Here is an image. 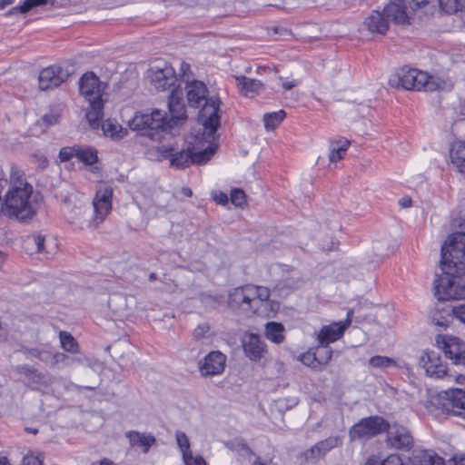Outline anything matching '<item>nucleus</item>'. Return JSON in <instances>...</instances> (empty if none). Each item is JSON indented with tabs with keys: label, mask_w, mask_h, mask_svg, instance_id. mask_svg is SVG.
<instances>
[{
	"label": "nucleus",
	"mask_w": 465,
	"mask_h": 465,
	"mask_svg": "<svg viewBox=\"0 0 465 465\" xmlns=\"http://www.w3.org/2000/svg\"><path fill=\"white\" fill-rule=\"evenodd\" d=\"M442 274L434 281V294L441 301L465 299V232L449 235L441 246Z\"/></svg>",
	"instance_id": "f257e3e1"
},
{
	"label": "nucleus",
	"mask_w": 465,
	"mask_h": 465,
	"mask_svg": "<svg viewBox=\"0 0 465 465\" xmlns=\"http://www.w3.org/2000/svg\"><path fill=\"white\" fill-rule=\"evenodd\" d=\"M186 94L188 104L193 107H203L199 112L198 121L203 126L202 139L206 142L215 141L217 128L220 124L219 99L216 97L207 98L208 89L202 81L186 79Z\"/></svg>",
	"instance_id": "f03ea898"
},
{
	"label": "nucleus",
	"mask_w": 465,
	"mask_h": 465,
	"mask_svg": "<svg viewBox=\"0 0 465 465\" xmlns=\"http://www.w3.org/2000/svg\"><path fill=\"white\" fill-rule=\"evenodd\" d=\"M194 143L199 146L203 143H208V146L201 151H196L195 146L192 145V142L187 145L179 147L178 143L171 141H163L156 147L157 153L156 160L163 161L168 160L170 166L176 169H183L190 166L192 163L203 164L205 163L214 154L216 145L214 141L206 142L202 139V133L194 136Z\"/></svg>",
	"instance_id": "7ed1b4c3"
},
{
	"label": "nucleus",
	"mask_w": 465,
	"mask_h": 465,
	"mask_svg": "<svg viewBox=\"0 0 465 465\" xmlns=\"http://www.w3.org/2000/svg\"><path fill=\"white\" fill-rule=\"evenodd\" d=\"M113 190L104 188L96 192L93 206H74L65 216L67 221L79 229L95 228L104 222L112 209Z\"/></svg>",
	"instance_id": "20e7f679"
},
{
	"label": "nucleus",
	"mask_w": 465,
	"mask_h": 465,
	"mask_svg": "<svg viewBox=\"0 0 465 465\" xmlns=\"http://www.w3.org/2000/svg\"><path fill=\"white\" fill-rule=\"evenodd\" d=\"M389 83L392 87L425 92L446 90L451 87V84L441 77L430 75L425 72L406 66L396 70L391 75Z\"/></svg>",
	"instance_id": "39448f33"
},
{
	"label": "nucleus",
	"mask_w": 465,
	"mask_h": 465,
	"mask_svg": "<svg viewBox=\"0 0 465 465\" xmlns=\"http://www.w3.org/2000/svg\"><path fill=\"white\" fill-rule=\"evenodd\" d=\"M128 125L131 130L141 132L143 135L158 141L159 143L167 140L170 136L169 131L172 130L170 122H167L166 114L158 109L151 113H136L128 122Z\"/></svg>",
	"instance_id": "423d86ee"
},
{
	"label": "nucleus",
	"mask_w": 465,
	"mask_h": 465,
	"mask_svg": "<svg viewBox=\"0 0 465 465\" xmlns=\"http://www.w3.org/2000/svg\"><path fill=\"white\" fill-rule=\"evenodd\" d=\"M15 186L5 195L2 205V212L8 217H15L20 221H27L35 214V204L32 200L33 187Z\"/></svg>",
	"instance_id": "0eeeda50"
},
{
	"label": "nucleus",
	"mask_w": 465,
	"mask_h": 465,
	"mask_svg": "<svg viewBox=\"0 0 465 465\" xmlns=\"http://www.w3.org/2000/svg\"><path fill=\"white\" fill-rule=\"evenodd\" d=\"M228 304L233 311L241 310L247 314H254L262 304L260 287L245 285L234 289L229 295Z\"/></svg>",
	"instance_id": "6e6552de"
},
{
	"label": "nucleus",
	"mask_w": 465,
	"mask_h": 465,
	"mask_svg": "<svg viewBox=\"0 0 465 465\" xmlns=\"http://www.w3.org/2000/svg\"><path fill=\"white\" fill-rule=\"evenodd\" d=\"M389 424L379 416H371L361 419L349 430V437L351 441L367 440L386 430Z\"/></svg>",
	"instance_id": "1a4fd4ad"
},
{
	"label": "nucleus",
	"mask_w": 465,
	"mask_h": 465,
	"mask_svg": "<svg viewBox=\"0 0 465 465\" xmlns=\"http://www.w3.org/2000/svg\"><path fill=\"white\" fill-rule=\"evenodd\" d=\"M352 314L351 311H349L347 313V320L345 322H333L330 325L323 326L317 335L318 342L321 346L324 347L322 350L326 354L324 364L327 363L331 359V351L327 347L330 343L338 341L344 333L345 330L351 324V316ZM322 350L318 349V352Z\"/></svg>",
	"instance_id": "9d476101"
},
{
	"label": "nucleus",
	"mask_w": 465,
	"mask_h": 465,
	"mask_svg": "<svg viewBox=\"0 0 465 465\" xmlns=\"http://www.w3.org/2000/svg\"><path fill=\"white\" fill-rule=\"evenodd\" d=\"M150 84L156 91H165L167 89H175L177 81L174 69L163 63V65H154L148 72Z\"/></svg>",
	"instance_id": "9b49d317"
},
{
	"label": "nucleus",
	"mask_w": 465,
	"mask_h": 465,
	"mask_svg": "<svg viewBox=\"0 0 465 465\" xmlns=\"http://www.w3.org/2000/svg\"><path fill=\"white\" fill-rule=\"evenodd\" d=\"M437 343L454 364L465 365V343L453 336H438Z\"/></svg>",
	"instance_id": "f8f14e48"
},
{
	"label": "nucleus",
	"mask_w": 465,
	"mask_h": 465,
	"mask_svg": "<svg viewBox=\"0 0 465 465\" xmlns=\"http://www.w3.org/2000/svg\"><path fill=\"white\" fill-rule=\"evenodd\" d=\"M70 74L71 72L68 68L56 65L46 67L39 74V87L41 90L57 87L66 81Z\"/></svg>",
	"instance_id": "ddd939ff"
},
{
	"label": "nucleus",
	"mask_w": 465,
	"mask_h": 465,
	"mask_svg": "<svg viewBox=\"0 0 465 465\" xmlns=\"http://www.w3.org/2000/svg\"><path fill=\"white\" fill-rule=\"evenodd\" d=\"M79 88L88 102L102 100L104 86L94 73H86L82 76Z\"/></svg>",
	"instance_id": "4468645a"
},
{
	"label": "nucleus",
	"mask_w": 465,
	"mask_h": 465,
	"mask_svg": "<svg viewBox=\"0 0 465 465\" xmlns=\"http://www.w3.org/2000/svg\"><path fill=\"white\" fill-rule=\"evenodd\" d=\"M387 442L391 448L396 450H410L413 445V438L410 431L397 424L388 427Z\"/></svg>",
	"instance_id": "2eb2a0df"
},
{
	"label": "nucleus",
	"mask_w": 465,
	"mask_h": 465,
	"mask_svg": "<svg viewBox=\"0 0 465 465\" xmlns=\"http://www.w3.org/2000/svg\"><path fill=\"white\" fill-rule=\"evenodd\" d=\"M420 364L430 377L440 379L447 375L446 365L443 364L439 353L434 351H426L421 356Z\"/></svg>",
	"instance_id": "dca6fc26"
},
{
	"label": "nucleus",
	"mask_w": 465,
	"mask_h": 465,
	"mask_svg": "<svg viewBox=\"0 0 465 465\" xmlns=\"http://www.w3.org/2000/svg\"><path fill=\"white\" fill-rule=\"evenodd\" d=\"M226 356L219 351H211L200 361V372L203 376L221 374L225 368Z\"/></svg>",
	"instance_id": "f3484780"
},
{
	"label": "nucleus",
	"mask_w": 465,
	"mask_h": 465,
	"mask_svg": "<svg viewBox=\"0 0 465 465\" xmlns=\"http://www.w3.org/2000/svg\"><path fill=\"white\" fill-rule=\"evenodd\" d=\"M342 439L340 436H331L317 442L302 453L305 460H318L323 458L332 449L341 446Z\"/></svg>",
	"instance_id": "a211bd4d"
},
{
	"label": "nucleus",
	"mask_w": 465,
	"mask_h": 465,
	"mask_svg": "<svg viewBox=\"0 0 465 465\" xmlns=\"http://www.w3.org/2000/svg\"><path fill=\"white\" fill-rule=\"evenodd\" d=\"M168 106L171 117L167 119V122H170L173 129L186 120L185 106L182 102V93L177 89L171 91Z\"/></svg>",
	"instance_id": "6ab92c4d"
},
{
	"label": "nucleus",
	"mask_w": 465,
	"mask_h": 465,
	"mask_svg": "<svg viewBox=\"0 0 465 465\" xmlns=\"http://www.w3.org/2000/svg\"><path fill=\"white\" fill-rule=\"evenodd\" d=\"M444 408L449 413L465 418V388L450 389L444 392Z\"/></svg>",
	"instance_id": "aec40b11"
},
{
	"label": "nucleus",
	"mask_w": 465,
	"mask_h": 465,
	"mask_svg": "<svg viewBox=\"0 0 465 465\" xmlns=\"http://www.w3.org/2000/svg\"><path fill=\"white\" fill-rule=\"evenodd\" d=\"M134 304V297H128L122 293H114L110 295L108 300V307L116 318L128 315Z\"/></svg>",
	"instance_id": "412c9836"
},
{
	"label": "nucleus",
	"mask_w": 465,
	"mask_h": 465,
	"mask_svg": "<svg viewBox=\"0 0 465 465\" xmlns=\"http://www.w3.org/2000/svg\"><path fill=\"white\" fill-rule=\"evenodd\" d=\"M383 14L388 20V23L391 21L399 25L409 24L406 4H395L394 2H389L383 9Z\"/></svg>",
	"instance_id": "4be33fe9"
},
{
	"label": "nucleus",
	"mask_w": 465,
	"mask_h": 465,
	"mask_svg": "<svg viewBox=\"0 0 465 465\" xmlns=\"http://www.w3.org/2000/svg\"><path fill=\"white\" fill-rule=\"evenodd\" d=\"M242 347L246 356L252 361L260 360L262 357L261 340L258 334L247 332L242 339Z\"/></svg>",
	"instance_id": "5701e85b"
},
{
	"label": "nucleus",
	"mask_w": 465,
	"mask_h": 465,
	"mask_svg": "<svg viewBox=\"0 0 465 465\" xmlns=\"http://www.w3.org/2000/svg\"><path fill=\"white\" fill-rule=\"evenodd\" d=\"M411 465H445L444 460L439 455L424 450H415L409 459Z\"/></svg>",
	"instance_id": "b1692460"
},
{
	"label": "nucleus",
	"mask_w": 465,
	"mask_h": 465,
	"mask_svg": "<svg viewBox=\"0 0 465 465\" xmlns=\"http://www.w3.org/2000/svg\"><path fill=\"white\" fill-rule=\"evenodd\" d=\"M125 437L129 440L132 447H141L143 453H147L150 447L156 442V439L153 435L136 430L125 432Z\"/></svg>",
	"instance_id": "393cba45"
},
{
	"label": "nucleus",
	"mask_w": 465,
	"mask_h": 465,
	"mask_svg": "<svg viewBox=\"0 0 465 465\" xmlns=\"http://www.w3.org/2000/svg\"><path fill=\"white\" fill-rule=\"evenodd\" d=\"M363 26L371 33H378L383 35L389 28L388 20L386 19L383 12H372V14L366 18Z\"/></svg>",
	"instance_id": "a878e982"
},
{
	"label": "nucleus",
	"mask_w": 465,
	"mask_h": 465,
	"mask_svg": "<svg viewBox=\"0 0 465 465\" xmlns=\"http://www.w3.org/2000/svg\"><path fill=\"white\" fill-rule=\"evenodd\" d=\"M236 85L242 95L247 98H253L259 94L261 83L246 76H236Z\"/></svg>",
	"instance_id": "bb28decb"
},
{
	"label": "nucleus",
	"mask_w": 465,
	"mask_h": 465,
	"mask_svg": "<svg viewBox=\"0 0 465 465\" xmlns=\"http://www.w3.org/2000/svg\"><path fill=\"white\" fill-rule=\"evenodd\" d=\"M104 134L114 141H119L125 137L128 134L127 129L124 128L114 119H107L102 124Z\"/></svg>",
	"instance_id": "cd10ccee"
},
{
	"label": "nucleus",
	"mask_w": 465,
	"mask_h": 465,
	"mask_svg": "<svg viewBox=\"0 0 465 465\" xmlns=\"http://www.w3.org/2000/svg\"><path fill=\"white\" fill-rule=\"evenodd\" d=\"M264 336L273 343L281 344L285 341V327L276 322L265 324Z\"/></svg>",
	"instance_id": "c85d7f7f"
},
{
	"label": "nucleus",
	"mask_w": 465,
	"mask_h": 465,
	"mask_svg": "<svg viewBox=\"0 0 465 465\" xmlns=\"http://www.w3.org/2000/svg\"><path fill=\"white\" fill-rule=\"evenodd\" d=\"M45 236L41 234H30L23 240V248L29 253H43L45 252Z\"/></svg>",
	"instance_id": "c756f323"
},
{
	"label": "nucleus",
	"mask_w": 465,
	"mask_h": 465,
	"mask_svg": "<svg viewBox=\"0 0 465 465\" xmlns=\"http://www.w3.org/2000/svg\"><path fill=\"white\" fill-rule=\"evenodd\" d=\"M89 108L86 112V119L89 122L90 125L93 128H97L99 126V121L103 117V101H94L88 102Z\"/></svg>",
	"instance_id": "7c9ffc66"
},
{
	"label": "nucleus",
	"mask_w": 465,
	"mask_h": 465,
	"mask_svg": "<svg viewBox=\"0 0 465 465\" xmlns=\"http://www.w3.org/2000/svg\"><path fill=\"white\" fill-rule=\"evenodd\" d=\"M286 117V113L283 110L278 112L267 113L263 114V124L267 131L274 130Z\"/></svg>",
	"instance_id": "2f4dec72"
},
{
	"label": "nucleus",
	"mask_w": 465,
	"mask_h": 465,
	"mask_svg": "<svg viewBox=\"0 0 465 465\" xmlns=\"http://www.w3.org/2000/svg\"><path fill=\"white\" fill-rule=\"evenodd\" d=\"M59 339L61 347L71 353H77L79 351V345L76 340L67 331H61L59 332Z\"/></svg>",
	"instance_id": "473e14b6"
},
{
	"label": "nucleus",
	"mask_w": 465,
	"mask_h": 465,
	"mask_svg": "<svg viewBox=\"0 0 465 465\" xmlns=\"http://www.w3.org/2000/svg\"><path fill=\"white\" fill-rule=\"evenodd\" d=\"M76 157L83 163L92 165L94 163L97 162V152L93 148H84L80 149L78 148V151L76 152Z\"/></svg>",
	"instance_id": "72a5a7b5"
},
{
	"label": "nucleus",
	"mask_w": 465,
	"mask_h": 465,
	"mask_svg": "<svg viewBox=\"0 0 465 465\" xmlns=\"http://www.w3.org/2000/svg\"><path fill=\"white\" fill-rule=\"evenodd\" d=\"M266 299L263 298V316L272 318L280 310V303L269 299V291L266 289Z\"/></svg>",
	"instance_id": "f704fd0d"
},
{
	"label": "nucleus",
	"mask_w": 465,
	"mask_h": 465,
	"mask_svg": "<svg viewBox=\"0 0 465 465\" xmlns=\"http://www.w3.org/2000/svg\"><path fill=\"white\" fill-rule=\"evenodd\" d=\"M46 3L47 0H25L22 5L13 7L10 10V14H15L16 12L25 14L32 10L34 7L44 5Z\"/></svg>",
	"instance_id": "c9c22d12"
},
{
	"label": "nucleus",
	"mask_w": 465,
	"mask_h": 465,
	"mask_svg": "<svg viewBox=\"0 0 465 465\" xmlns=\"http://www.w3.org/2000/svg\"><path fill=\"white\" fill-rule=\"evenodd\" d=\"M369 363L371 366L375 367V368H388V367L396 365L393 359L386 357V356H380V355L371 357L369 360Z\"/></svg>",
	"instance_id": "e433bc0d"
},
{
	"label": "nucleus",
	"mask_w": 465,
	"mask_h": 465,
	"mask_svg": "<svg viewBox=\"0 0 465 465\" xmlns=\"http://www.w3.org/2000/svg\"><path fill=\"white\" fill-rule=\"evenodd\" d=\"M24 172L17 166L13 165L10 172V182L15 186L25 187V184H29L24 181Z\"/></svg>",
	"instance_id": "4c0bfd02"
},
{
	"label": "nucleus",
	"mask_w": 465,
	"mask_h": 465,
	"mask_svg": "<svg viewBox=\"0 0 465 465\" xmlns=\"http://www.w3.org/2000/svg\"><path fill=\"white\" fill-rule=\"evenodd\" d=\"M25 375L28 380L34 383H39L45 386L49 384L50 379L45 374L38 372L35 370L27 369Z\"/></svg>",
	"instance_id": "58836bf2"
},
{
	"label": "nucleus",
	"mask_w": 465,
	"mask_h": 465,
	"mask_svg": "<svg viewBox=\"0 0 465 465\" xmlns=\"http://www.w3.org/2000/svg\"><path fill=\"white\" fill-rule=\"evenodd\" d=\"M80 362L81 360L78 358L69 357L68 355L63 352H54L53 356L52 367L57 366L59 363H63L64 365H70L74 362Z\"/></svg>",
	"instance_id": "ea45409f"
},
{
	"label": "nucleus",
	"mask_w": 465,
	"mask_h": 465,
	"mask_svg": "<svg viewBox=\"0 0 465 465\" xmlns=\"http://www.w3.org/2000/svg\"><path fill=\"white\" fill-rule=\"evenodd\" d=\"M453 314L451 315L449 312L445 315H442L439 311H435L431 315V321L435 325L446 328L450 322Z\"/></svg>",
	"instance_id": "a19ab883"
},
{
	"label": "nucleus",
	"mask_w": 465,
	"mask_h": 465,
	"mask_svg": "<svg viewBox=\"0 0 465 465\" xmlns=\"http://www.w3.org/2000/svg\"><path fill=\"white\" fill-rule=\"evenodd\" d=\"M366 465H411L409 461L403 462L402 459L396 454L388 456L381 464H378L376 460H369Z\"/></svg>",
	"instance_id": "79ce46f5"
},
{
	"label": "nucleus",
	"mask_w": 465,
	"mask_h": 465,
	"mask_svg": "<svg viewBox=\"0 0 465 465\" xmlns=\"http://www.w3.org/2000/svg\"><path fill=\"white\" fill-rule=\"evenodd\" d=\"M175 436L178 447L182 451L183 457H184V453L187 454L192 452L190 450V441L186 434L182 431H177Z\"/></svg>",
	"instance_id": "37998d69"
},
{
	"label": "nucleus",
	"mask_w": 465,
	"mask_h": 465,
	"mask_svg": "<svg viewBox=\"0 0 465 465\" xmlns=\"http://www.w3.org/2000/svg\"><path fill=\"white\" fill-rule=\"evenodd\" d=\"M301 361L304 365L314 369L317 368L320 364H322V362L320 360H318L316 352L312 351H307L302 354Z\"/></svg>",
	"instance_id": "c03bdc74"
},
{
	"label": "nucleus",
	"mask_w": 465,
	"mask_h": 465,
	"mask_svg": "<svg viewBox=\"0 0 465 465\" xmlns=\"http://www.w3.org/2000/svg\"><path fill=\"white\" fill-rule=\"evenodd\" d=\"M211 331V327L207 322H203L199 324L193 331V338L196 341H201L203 339L209 337V332Z\"/></svg>",
	"instance_id": "a18cd8bd"
},
{
	"label": "nucleus",
	"mask_w": 465,
	"mask_h": 465,
	"mask_svg": "<svg viewBox=\"0 0 465 465\" xmlns=\"http://www.w3.org/2000/svg\"><path fill=\"white\" fill-rule=\"evenodd\" d=\"M231 202L236 207H241L245 203V193L241 189H233L231 192Z\"/></svg>",
	"instance_id": "49530a36"
},
{
	"label": "nucleus",
	"mask_w": 465,
	"mask_h": 465,
	"mask_svg": "<svg viewBox=\"0 0 465 465\" xmlns=\"http://www.w3.org/2000/svg\"><path fill=\"white\" fill-rule=\"evenodd\" d=\"M267 35L270 36L279 35L281 37L286 38L292 35L291 31L288 29L282 27L280 25H275L271 28H267Z\"/></svg>",
	"instance_id": "de8ad7c7"
},
{
	"label": "nucleus",
	"mask_w": 465,
	"mask_h": 465,
	"mask_svg": "<svg viewBox=\"0 0 465 465\" xmlns=\"http://www.w3.org/2000/svg\"><path fill=\"white\" fill-rule=\"evenodd\" d=\"M185 465H206L205 460L202 456H193L192 452L185 454L183 457Z\"/></svg>",
	"instance_id": "09e8293b"
},
{
	"label": "nucleus",
	"mask_w": 465,
	"mask_h": 465,
	"mask_svg": "<svg viewBox=\"0 0 465 465\" xmlns=\"http://www.w3.org/2000/svg\"><path fill=\"white\" fill-rule=\"evenodd\" d=\"M78 148L75 147H64L60 150L59 158L62 162L69 161L72 157L76 156Z\"/></svg>",
	"instance_id": "8fccbe9b"
},
{
	"label": "nucleus",
	"mask_w": 465,
	"mask_h": 465,
	"mask_svg": "<svg viewBox=\"0 0 465 465\" xmlns=\"http://www.w3.org/2000/svg\"><path fill=\"white\" fill-rule=\"evenodd\" d=\"M60 114L57 111H51L50 113L45 114L42 118L43 122L46 125H54L59 122Z\"/></svg>",
	"instance_id": "3c124183"
},
{
	"label": "nucleus",
	"mask_w": 465,
	"mask_h": 465,
	"mask_svg": "<svg viewBox=\"0 0 465 465\" xmlns=\"http://www.w3.org/2000/svg\"><path fill=\"white\" fill-rule=\"evenodd\" d=\"M43 458L41 455L27 454L23 459L22 465H42Z\"/></svg>",
	"instance_id": "603ef678"
},
{
	"label": "nucleus",
	"mask_w": 465,
	"mask_h": 465,
	"mask_svg": "<svg viewBox=\"0 0 465 465\" xmlns=\"http://www.w3.org/2000/svg\"><path fill=\"white\" fill-rule=\"evenodd\" d=\"M344 153H340L339 147L333 143H331V152L329 154V159L331 162H337L343 158Z\"/></svg>",
	"instance_id": "864d4df0"
},
{
	"label": "nucleus",
	"mask_w": 465,
	"mask_h": 465,
	"mask_svg": "<svg viewBox=\"0 0 465 465\" xmlns=\"http://www.w3.org/2000/svg\"><path fill=\"white\" fill-rule=\"evenodd\" d=\"M440 6L447 12L458 10V0H439Z\"/></svg>",
	"instance_id": "5fc2aeb1"
},
{
	"label": "nucleus",
	"mask_w": 465,
	"mask_h": 465,
	"mask_svg": "<svg viewBox=\"0 0 465 465\" xmlns=\"http://www.w3.org/2000/svg\"><path fill=\"white\" fill-rule=\"evenodd\" d=\"M451 312L454 317L465 323V303L453 307Z\"/></svg>",
	"instance_id": "6e6d98bb"
},
{
	"label": "nucleus",
	"mask_w": 465,
	"mask_h": 465,
	"mask_svg": "<svg viewBox=\"0 0 465 465\" xmlns=\"http://www.w3.org/2000/svg\"><path fill=\"white\" fill-rule=\"evenodd\" d=\"M213 198L217 203L222 205H225L229 201L227 194L223 192H215L213 194Z\"/></svg>",
	"instance_id": "4d7b16f0"
},
{
	"label": "nucleus",
	"mask_w": 465,
	"mask_h": 465,
	"mask_svg": "<svg viewBox=\"0 0 465 465\" xmlns=\"http://www.w3.org/2000/svg\"><path fill=\"white\" fill-rule=\"evenodd\" d=\"M340 149V153H344L347 151V149L349 148L350 146V141L349 140H346V139H341L339 141H335L333 142Z\"/></svg>",
	"instance_id": "13d9d810"
},
{
	"label": "nucleus",
	"mask_w": 465,
	"mask_h": 465,
	"mask_svg": "<svg viewBox=\"0 0 465 465\" xmlns=\"http://www.w3.org/2000/svg\"><path fill=\"white\" fill-rule=\"evenodd\" d=\"M299 81L292 79V80H284L282 81V86L284 90H291L293 87L297 86L299 84Z\"/></svg>",
	"instance_id": "bf43d9fd"
},
{
	"label": "nucleus",
	"mask_w": 465,
	"mask_h": 465,
	"mask_svg": "<svg viewBox=\"0 0 465 465\" xmlns=\"http://www.w3.org/2000/svg\"><path fill=\"white\" fill-rule=\"evenodd\" d=\"M54 353L43 351L41 361L52 366Z\"/></svg>",
	"instance_id": "052dcab7"
},
{
	"label": "nucleus",
	"mask_w": 465,
	"mask_h": 465,
	"mask_svg": "<svg viewBox=\"0 0 465 465\" xmlns=\"http://www.w3.org/2000/svg\"><path fill=\"white\" fill-rule=\"evenodd\" d=\"M181 71L183 72V81L186 84V79L189 77L191 79L190 74H187L190 71V64L186 63H183L181 64Z\"/></svg>",
	"instance_id": "680f3d73"
},
{
	"label": "nucleus",
	"mask_w": 465,
	"mask_h": 465,
	"mask_svg": "<svg viewBox=\"0 0 465 465\" xmlns=\"http://www.w3.org/2000/svg\"><path fill=\"white\" fill-rule=\"evenodd\" d=\"M399 204L402 208H407L411 205V199L410 197H403L399 201Z\"/></svg>",
	"instance_id": "e2e57ef3"
},
{
	"label": "nucleus",
	"mask_w": 465,
	"mask_h": 465,
	"mask_svg": "<svg viewBox=\"0 0 465 465\" xmlns=\"http://www.w3.org/2000/svg\"><path fill=\"white\" fill-rule=\"evenodd\" d=\"M42 353H43V351L39 350V349H31L29 351V354L32 356V357H35V358H37L41 361V357H42Z\"/></svg>",
	"instance_id": "0e129e2a"
},
{
	"label": "nucleus",
	"mask_w": 465,
	"mask_h": 465,
	"mask_svg": "<svg viewBox=\"0 0 465 465\" xmlns=\"http://www.w3.org/2000/svg\"><path fill=\"white\" fill-rule=\"evenodd\" d=\"M6 183L7 182L5 179V174L3 173V170L0 168V193H2V191L5 188Z\"/></svg>",
	"instance_id": "69168bd1"
},
{
	"label": "nucleus",
	"mask_w": 465,
	"mask_h": 465,
	"mask_svg": "<svg viewBox=\"0 0 465 465\" xmlns=\"http://www.w3.org/2000/svg\"><path fill=\"white\" fill-rule=\"evenodd\" d=\"M100 465H115V464L108 459H103L100 461Z\"/></svg>",
	"instance_id": "338daca9"
},
{
	"label": "nucleus",
	"mask_w": 465,
	"mask_h": 465,
	"mask_svg": "<svg viewBox=\"0 0 465 465\" xmlns=\"http://www.w3.org/2000/svg\"><path fill=\"white\" fill-rule=\"evenodd\" d=\"M454 465H465V458L454 460Z\"/></svg>",
	"instance_id": "774afa93"
}]
</instances>
